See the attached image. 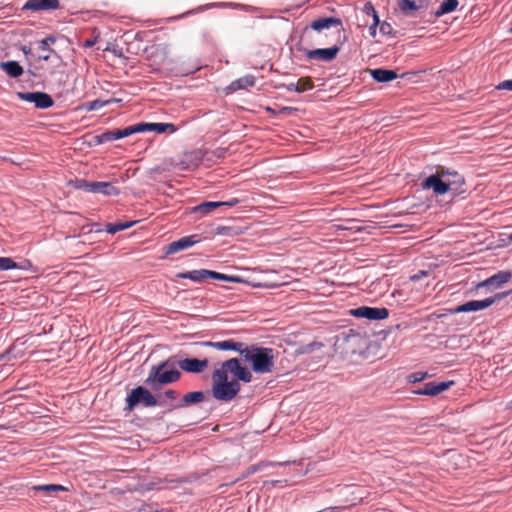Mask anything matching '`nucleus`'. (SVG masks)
<instances>
[{
  "label": "nucleus",
  "mask_w": 512,
  "mask_h": 512,
  "mask_svg": "<svg viewBox=\"0 0 512 512\" xmlns=\"http://www.w3.org/2000/svg\"><path fill=\"white\" fill-rule=\"evenodd\" d=\"M241 356L245 362L251 364V369L256 374H269L274 370L275 351L272 348L246 345Z\"/></svg>",
  "instance_id": "obj_1"
},
{
  "label": "nucleus",
  "mask_w": 512,
  "mask_h": 512,
  "mask_svg": "<svg viewBox=\"0 0 512 512\" xmlns=\"http://www.w3.org/2000/svg\"><path fill=\"white\" fill-rule=\"evenodd\" d=\"M240 388L239 382L236 380L229 381L228 377L224 376V371L221 373L213 372L212 394L216 400L229 402L237 396Z\"/></svg>",
  "instance_id": "obj_2"
},
{
  "label": "nucleus",
  "mask_w": 512,
  "mask_h": 512,
  "mask_svg": "<svg viewBox=\"0 0 512 512\" xmlns=\"http://www.w3.org/2000/svg\"><path fill=\"white\" fill-rule=\"evenodd\" d=\"M167 365L168 362H162L158 365L152 366L145 383L153 390L157 391L163 384L174 383L180 379L181 373L176 369L163 371Z\"/></svg>",
  "instance_id": "obj_3"
},
{
  "label": "nucleus",
  "mask_w": 512,
  "mask_h": 512,
  "mask_svg": "<svg viewBox=\"0 0 512 512\" xmlns=\"http://www.w3.org/2000/svg\"><path fill=\"white\" fill-rule=\"evenodd\" d=\"M218 373L224 371V376L228 377V374H232L234 376V380L242 381L244 383H250L252 381L253 375L252 372L244 365H242L240 359L231 358L229 360L224 361L221 364L219 369L215 370Z\"/></svg>",
  "instance_id": "obj_4"
},
{
  "label": "nucleus",
  "mask_w": 512,
  "mask_h": 512,
  "mask_svg": "<svg viewBox=\"0 0 512 512\" xmlns=\"http://www.w3.org/2000/svg\"><path fill=\"white\" fill-rule=\"evenodd\" d=\"M178 278L181 279H189L193 282L202 283L207 279H215L227 282H239V278L235 276H229L226 274H222L216 271H211L207 269L200 270H192L187 272H181L177 274Z\"/></svg>",
  "instance_id": "obj_5"
},
{
  "label": "nucleus",
  "mask_w": 512,
  "mask_h": 512,
  "mask_svg": "<svg viewBox=\"0 0 512 512\" xmlns=\"http://www.w3.org/2000/svg\"><path fill=\"white\" fill-rule=\"evenodd\" d=\"M126 402L127 409L129 411L133 410L139 403H142L145 407H154L158 405L156 397L142 386L132 389L126 398Z\"/></svg>",
  "instance_id": "obj_6"
},
{
  "label": "nucleus",
  "mask_w": 512,
  "mask_h": 512,
  "mask_svg": "<svg viewBox=\"0 0 512 512\" xmlns=\"http://www.w3.org/2000/svg\"><path fill=\"white\" fill-rule=\"evenodd\" d=\"M298 50L301 51L308 60L330 62L336 58L340 51V46L334 45L329 48H318L314 50L299 47Z\"/></svg>",
  "instance_id": "obj_7"
},
{
  "label": "nucleus",
  "mask_w": 512,
  "mask_h": 512,
  "mask_svg": "<svg viewBox=\"0 0 512 512\" xmlns=\"http://www.w3.org/2000/svg\"><path fill=\"white\" fill-rule=\"evenodd\" d=\"M507 293H498L494 297H489L484 300H471L462 305L457 306L453 313H462V312H474L484 310L490 307L496 301L503 299Z\"/></svg>",
  "instance_id": "obj_8"
},
{
  "label": "nucleus",
  "mask_w": 512,
  "mask_h": 512,
  "mask_svg": "<svg viewBox=\"0 0 512 512\" xmlns=\"http://www.w3.org/2000/svg\"><path fill=\"white\" fill-rule=\"evenodd\" d=\"M350 315L356 318H366L369 320H383L389 316L387 308L361 306L350 310Z\"/></svg>",
  "instance_id": "obj_9"
},
{
  "label": "nucleus",
  "mask_w": 512,
  "mask_h": 512,
  "mask_svg": "<svg viewBox=\"0 0 512 512\" xmlns=\"http://www.w3.org/2000/svg\"><path fill=\"white\" fill-rule=\"evenodd\" d=\"M423 189H432L436 195H443L449 192L443 178V167H439L435 174L427 177L422 183Z\"/></svg>",
  "instance_id": "obj_10"
},
{
  "label": "nucleus",
  "mask_w": 512,
  "mask_h": 512,
  "mask_svg": "<svg viewBox=\"0 0 512 512\" xmlns=\"http://www.w3.org/2000/svg\"><path fill=\"white\" fill-rule=\"evenodd\" d=\"M18 96L26 102L34 103L38 109H46L54 104L52 97L44 92H20Z\"/></svg>",
  "instance_id": "obj_11"
},
{
  "label": "nucleus",
  "mask_w": 512,
  "mask_h": 512,
  "mask_svg": "<svg viewBox=\"0 0 512 512\" xmlns=\"http://www.w3.org/2000/svg\"><path fill=\"white\" fill-rule=\"evenodd\" d=\"M443 178L449 191H451L453 195H458L465 192V180L463 176L460 175L457 171H449L443 167Z\"/></svg>",
  "instance_id": "obj_12"
},
{
  "label": "nucleus",
  "mask_w": 512,
  "mask_h": 512,
  "mask_svg": "<svg viewBox=\"0 0 512 512\" xmlns=\"http://www.w3.org/2000/svg\"><path fill=\"white\" fill-rule=\"evenodd\" d=\"M309 28L316 32H321L322 30L325 29L335 28L338 32H340L343 30V23L342 20L337 17H324L312 21L310 25L304 29V32H306Z\"/></svg>",
  "instance_id": "obj_13"
},
{
  "label": "nucleus",
  "mask_w": 512,
  "mask_h": 512,
  "mask_svg": "<svg viewBox=\"0 0 512 512\" xmlns=\"http://www.w3.org/2000/svg\"><path fill=\"white\" fill-rule=\"evenodd\" d=\"M137 133L136 124L128 126L124 129H116L111 131H106L102 133L101 135L96 136V142L98 144L105 143V142H111L114 140H118L124 137H128L132 134Z\"/></svg>",
  "instance_id": "obj_14"
},
{
  "label": "nucleus",
  "mask_w": 512,
  "mask_h": 512,
  "mask_svg": "<svg viewBox=\"0 0 512 512\" xmlns=\"http://www.w3.org/2000/svg\"><path fill=\"white\" fill-rule=\"evenodd\" d=\"M178 366L185 372L199 374L208 368L209 361L208 359L185 358L178 362Z\"/></svg>",
  "instance_id": "obj_15"
},
{
  "label": "nucleus",
  "mask_w": 512,
  "mask_h": 512,
  "mask_svg": "<svg viewBox=\"0 0 512 512\" xmlns=\"http://www.w3.org/2000/svg\"><path fill=\"white\" fill-rule=\"evenodd\" d=\"M60 7L59 0H28L22 10H31V11H51L56 10Z\"/></svg>",
  "instance_id": "obj_16"
},
{
  "label": "nucleus",
  "mask_w": 512,
  "mask_h": 512,
  "mask_svg": "<svg viewBox=\"0 0 512 512\" xmlns=\"http://www.w3.org/2000/svg\"><path fill=\"white\" fill-rule=\"evenodd\" d=\"M199 241H200V239L198 238L197 235H190V236L182 237L179 240L170 243L166 247V254L170 255V254H174L179 251L188 249L191 246H193L194 244L198 243Z\"/></svg>",
  "instance_id": "obj_17"
},
{
  "label": "nucleus",
  "mask_w": 512,
  "mask_h": 512,
  "mask_svg": "<svg viewBox=\"0 0 512 512\" xmlns=\"http://www.w3.org/2000/svg\"><path fill=\"white\" fill-rule=\"evenodd\" d=\"M137 133H142L146 131H155L157 133H165L170 132L174 133L177 131V127L172 123H137L136 124Z\"/></svg>",
  "instance_id": "obj_18"
},
{
  "label": "nucleus",
  "mask_w": 512,
  "mask_h": 512,
  "mask_svg": "<svg viewBox=\"0 0 512 512\" xmlns=\"http://www.w3.org/2000/svg\"><path fill=\"white\" fill-rule=\"evenodd\" d=\"M512 277L511 272L509 271H499L498 273L494 274L493 276L477 283L475 286L476 289H480L483 287H501L504 283L508 282Z\"/></svg>",
  "instance_id": "obj_19"
},
{
  "label": "nucleus",
  "mask_w": 512,
  "mask_h": 512,
  "mask_svg": "<svg viewBox=\"0 0 512 512\" xmlns=\"http://www.w3.org/2000/svg\"><path fill=\"white\" fill-rule=\"evenodd\" d=\"M201 345L210 346L217 350H233V351L239 352L240 354H241V351H244V349L246 347V344H244L242 342H237L233 339L219 341V342L207 341V342L201 343Z\"/></svg>",
  "instance_id": "obj_20"
},
{
  "label": "nucleus",
  "mask_w": 512,
  "mask_h": 512,
  "mask_svg": "<svg viewBox=\"0 0 512 512\" xmlns=\"http://www.w3.org/2000/svg\"><path fill=\"white\" fill-rule=\"evenodd\" d=\"M450 384L451 383H446V382H440V383L429 382L424 385L423 389L416 391V393L419 395L435 396V395H438L439 393L447 390L449 388Z\"/></svg>",
  "instance_id": "obj_21"
},
{
  "label": "nucleus",
  "mask_w": 512,
  "mask_h": 512,
  "mask_svg": "<svg viewBox=\"0 0 512 512\" xmlns=\"http://www.w3.org/2000/svg\"><path fill=\"white\" fill-rule=\"evenodd\" d=\"M255 85V77L253 75H245L230 83L227 90L230 93L236 92L241 89H247Z\"/></svg>",
  "instance_id": "obj_22"
},
{
  "label": "nucleus",
  "mask_w": 512,
  "mask_h": 512,
  "mask_svg": "<svg viewBox=\"0 0 512 512\" xmlns=\"http://www.w3.org/2000/svg\"><path fill=\"white\" fill-rule=\"evenodd\" d=\"M179 397V393L176 390L169 389L164 393L158 394L157 401L159 406H170V410L178 407V405H173L172 402L176 401Z\"/></svg>",
  "instance_id": "obj_23"
},
{
  "label": "nucleus",
  "mask_w": 512,
  "mask_h": 512,
  "mask_svg": "<svg viewBox=\"0 0 512 512\" xmlns=\"http://www.w3.org/2000/svg\"><path fill=\"white\" fill-rule=\"evenodd\" d=\"M372 78L377 82H390L397 78V73L394 70L388 69H372L370 70Z\"/></svg>",
  "instance_id": "obj_24"
},
{
  "label": "nucleus",
  "mask_w": 512,
  "mask_h": 512,
  "mask_svg": "<svg viewBox=\"0 0 512 512\" xmlns=\"http://www.w3.org/2000/svg\"><path fill=\"white\" fill-rule=\"evenodd\" d=\"M93 193H99L106 196H117L120 193V190L110 182L95 181Z\"/></svg>",
  "instance_id": "obj_25"
},
{
  "label": "nucleus",
  "mask_w": 512,
  "mask_h": 512,
  "mask_svg": "<svg viewBox=\"0 0 512 512\" xmlns=\"http://www.w3.org/2000/svg\"><path fill=\"white\" fill-rule=\"evenodd\" d=\"M397 5L405 15H413L422 6V3L416 0H397Z\"/></svg>",
  "instance_id": "obj_26"
},
{
  "label": "nucleus",
  "mask_w": 512,
  "mask_h": 512,
  "mask_svg": "<svg viewBox=\"0 0 512 512\" xmlns=\"http://www.w3.org/2000/svg\"><path fill=\"white\" fill-rule=\"evenodd\" d=\"M0 67L12 78H17L23 74V68L16 61L1 62Z\"/></svg>",
  "instance_id": "obj_27"
},
{
  "label": "nucleus",
  "mask_w": 512,
  "mask_h": 512,
  "mask_svg": "<svg viewBox=\"0 0 512 512\" xmlns=\"http://www.w3.org/2000/svg\"><path fill=\"white\" fill-rule=\"evenodd\" d=\"M31 490L43 492L46 495H52L53 493L68 491V488L60 484H44L35 485L31 487Z\"/></svg>",
  "instance_id": "obj_28"
},
{
  "label": "nucleus",
  "mask_w": 512,
  "mask_h": 512,
  "mask_svg": "<svg viewBox=\"0 0 512 512\" xmlns=\"http://www.w3.org/2000/svg\"><path fill=\"white\" fill-rule=\"evenodd\" d=\"M205 395L201 391H194L185 394L178 407L188 406L190 404L200 403L204 400Z\"/></svg>",
  "instance_id": "obj_29"
},
{
  "label": "nucleus",
  "mask_w": 512,
  "mask_h": 512,
  "mask_svg": "<svg viewBox=\"0 0 512 512\" xmlns=\"http://www.w3.org/2000/svg\"><path fill=\"white\" fill-rule=\"evenodd\" d=\"M458 4V0H444L439 6V8L435 11V16L441 17L444 14L454 11L457 8Z\"/></svg>",
  "instance_id": "obj_30"
},
{
  "label": "nucleus",
  "mask_w": 512,
  "mask_h": 512,
  "mask_svg": "<svg viewBox=\"0 0 512 512\" xmlns=\"http://www.w3.org/2000/svg\"><path fill=\"white\" fill-rule=\"evenodd\" d=\"M135 223H136L135 221L108 223L106 225L105 230L109 234H115L119 231H122V230L132 227Z\"/></svg>",
  "instance_id": "obj_31"
},
{
  "label": "nucleus",
  "mask_w": 512,
  "mask_h": 512,
  "mask_svg": "<svg viewBox=\"0 0 512 512\" xmlns=\"http://www.w3.org/2000/svg\"><path fill=\"white\" fill-rule=\"evenodd\" d=\"M366 13L368 15H372L373 16V24L370 26V34L372 36H375V33H376V26L379 24V18H378V15L374 9V7L372 6L371 3H367L365 4V7H364Z\"/></svg>",
  "instance_id": "obj_32"
},
{
  "label": "nucleus",
  "mask_w": 512,
  "mask_h": 512,
  "mask_svg": "<svg viewBox=\"0 0 512 512\" xmlns=\"http://www.w3.org/2000/svg\"><path fill=\"white\" fill-rule=\"evenodd\" d=\"M220 206H221L220 201L219 202H204V203L196 206L195 211L203 213V214H207V213H210L211 211H213L215 208L220 207Z\"/></svg>",
  "instance_id": "obj_33"
},
{
  "label": "nucleus",
  "mask_w": 512,
  "mask_h": 512,
  "mask_svg": "<svg viewBox=\"0 0 512 512\" xmlns=\"http://www.w3.org/2000/svg\"><path fill=\"white\" fill-rule=\"evenodd\" d=\"M19 265L10 257H0V271L18 269Z\"/></svg>",
  "instance_id": "obj_34"
},
{
  "label": "nucleus",
  "mask_w": 512,
  "mask_h": 512,
  "mask_svg": "<svg viewBox=\"0 0 512 512\" xmlns=\"http://www.w3.org/2000/svg\"><path fill=\"white\" fill-rule=\"evenodd\" d=\"M298 93H302L311 90L314 87V83L310 77H302L298 79Z\"/></svg>",
  "instance_id": "obj_35"
},
{
  "label": "nucleus",
  "mask_w": 512,
  "mask_h": 512,
  "mask_svg": "<svg viewBox=\"0 0 512 512\" xmlns=\"http://www.w3.org/2000/svg\"><path fill=\"white\" fill-rule=\"evenodd\" d=\"M95 181H88L85 179H79L75 182V187L86 192H94Z\"/></svg>",
  "instance_id": "obj_36"
},
{
  "label": "nucleus",
  "mask_w": 512,
  "mask_h": 512,
  "mask_svg": "<svg viewBox=\"0 0 512 512\" xmlns=\"http://www.w3.org/2000/svg\"><path fill=\"white\" fill-rule=\"evenodd\" d=\"M56 41L55 37L48 36L39 42V49L42 51L50 50L49 45L54 44Z\"/></svg>",
  "instance_id": "obj_37"
},
{
  "label": "nucleus",
  "mask_w": 512,
  "mask_h": 512,
  "mask_svg": "<svg viewBox=\"0 0 512 512\" xmlns=\"http://www.w3.org/2000/svg\"><path fill=\"white\" fill-rule=\"evenodd\" d=\"M428 376L427 372H415L409 375L408 379L411 383L423 381Z\"/></svg>",
  "instance_id": "obj_38"
},
{
  "label": "nucleus",
  "mask_w": 512,
  "mask_h": 512,
  "mask_svg": "<svg viewBox=\"0 0 512 512\" xmlns=\"http://www.w3.org/2000/svg\"><path fill=\"white\" fill-rule=\"evenodd\" d=\"M380 32L383 34V35H389L391 34L392 32V26L387 23V22H383L381 25H380Z\"/></svg>",
  "instance_id": "obj_39"
},
{
  "label": "nucleus",
  "mask_w": 512,
  "mask_h": 512,
  "mask_svg": "<svg viewBox=\"0 0 512 512\" xmlns=\"http://www.w3.org/2000/svg\"><path fill=\"white\" fill-rule=\"evenodd\" d=\"M497 89H499V90H510V91H512V80H505V81L501 82V83L497 86Z\"/></svg>",
  "instance_id": "obj_40"
},
{
  "label": "nucleus",
  "mask_w": 512,
  "mask_h": 512,
  "mask_svg": "<svg viewBox=\"0 0 512 512\" xmlns=\"http://www.w3.org/2000/svg\"><path fill=\"white\" fill-rule=\"evenodd\" d=\"M221 206H228L233 207L240 203V200L238 198H231L227 201H220Z\"/></svg>",
  "instance_id": "obj_41"
},
{
  "label": "nucleus",
  "mask_w": 512,
  "mask_h": 512,
  "mask_svg": "<svg viewBox=\"0 0 512 512\" xmlns=\"http://www.w3.org/2000/svg\"><path fill=\"white\" fill-rule=\"evenodd\" d=\"M104 105H105V102L100 101V100H95L90 103L89 109L96 110V109L103 107Z\"/></svg>",
  "instance_id": "obj_42"
},
{
  "label": "nucleus",
  "mask_w": 512,
  "mask_h": 512,
  "mask_svg": "<svg viewBox=\"0 0 512 512\" xmlns=\"http://www.w3.org/2000/svg\"><path fill=\"white\" fill-rule=\"evenodd\" d=\"M314 346L321 347V346H322V344H320V343H316V342L311 343V344H308V345H306V346H304V347H302V348H301V352H302V353L311 352V351L313 350V347H314Z\"/></svg>",
  "instance_id": "obj_43"
},
{
  "label": "nucleus",
  "mask_w": 512,
  "mask_h": 512,
  "mask_svg": "<svg viewBox=\"0 0 512 512\" xmlns=\"http://www.w3.org/2000/svg\"><path fill=\"white\" fill-rule=\"evenodd\" d=\"M287 90L288 91H295V92H298V84L297 82H291L287 85Z\"/></svg>",
  "instance_id": "obj_44"
},
{
  "label": "nucleus",
  "mask_w": 512,
  "mask_h": 512,
  "mask_svg": "<svg viewBox=\"0 0 512 512\" xmlns=\"http://www.w3.org/2000/svg\"><path fill=\"white\" fill-rule=\"evenodd\" d=\"M228 230H229V228H228V227H223V226H222V227H218V228H217V233H218V234H222V235H224V234H227V231H228Z\"/></svg>",
  "instance_id": "obj_45"
},
{
  "label": "nucleus",
  "mask_w": 512,
  "mask_h": 512,
  "mask_svg": "<svg viewBox=\"0 0 512 512\" xmlns=\"http://www.w3.org/2000/svg\"><path fill=\"white\" fill-rule=\"evenodd\" d=\"M266 110H267L268 112H270V113H275V112H274V110H273L272 108H270V107H267V109H266Z\"/></svg>",
  "instance_id": "obj_46"
},
{
  "label": "nucleus",
  "mask_w": 512,
  "mask_h": 512,
  "mask_svg": "<svg viewBox=\"0 0 512 512\" xmlns=\"http://www.w3.org/2000/svg\"><path fill=\"white\" fill-rule=\"evenodd\" d=\"M44 60H48L49 59V56L48 55H45L42 57Z\"/></svg>",
  "instance_id": "obj_47"
},
{
  "label": "nucleus",
  "mask_w": 512,
  "mask_h": 512,
  "mask_svg": "<svg viewBox=\"0 0 512 512\" xmlns=\"http://www.w3.org/2000/svg\"><path fill=\"white\" fill-rule=\"evenodd\" d=\"M92 44H93V43H92V42H90V41H88V42L86 43V45H87V46H91Z\"/></svg>",
  "instance_id": "obj_48"
},
{
  "label": "nucleus",
  "mask_w": 512,
  "mask_h": 512,
  "mask_svg": "<svg viewBox=\"0 0 512 512\" xmlns=\"http://www.w3.org/2000/svg\"><path fill=\"white\" fill-rule=\"evenodd\" d=\"M289 109H290V108H288V107H284V108L282 109V111H287V110H289Z\"/></svg>",
  "instance_id": "obj_49"
},
{
  "label": "nucleus",
  "mask_w": 512,
  "mask_h": 512,
  "mask_svg": "<svg viewBox=\"0 0 512 512\" xmlns=\"http://www.w3.org/2000/svg\"><path fill=\"white\" fill-rule=\"evenodd\" d=\"M509 240L512 241V233L509 235Z\"/></svg>",
  "instance_id": "obj_50"
},
{
  "label": "nucleus",
  "mask_w": 512,
  "mask_h": 512,
  "mask_svg": "<svg viewBox=\"0 0 512 512\" xmlns=\"http://www.w3.org/2000/svg\"><path fill=\"white\" fill-rule=\"evenodd\" d=\"M511 30H512V28H511Z\"/></svg>",
  "instance_id": "obj_51"
}]
</instances>
